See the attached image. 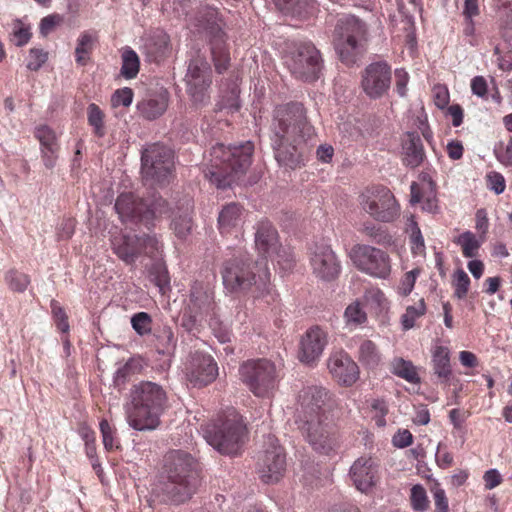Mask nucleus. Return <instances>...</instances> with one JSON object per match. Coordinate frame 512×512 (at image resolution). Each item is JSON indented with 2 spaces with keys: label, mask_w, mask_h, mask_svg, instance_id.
I'll list each match as a JSON object with an SVG mask.
<instances>
[{
  "label": "nucleus",
  "mask_w": 512,
  "mask_h": 512,
  "mask_svg": "<svg viewBox=\"0 0 512 512\" xmlns=\"http://www.w3.org/2000/svg\"><path fill=\"white\" fill-rule=\"evenodd\" d=\"M272 129L275 159L279 165L300 168L304 164L306 146L315 136L303 104L291 102L276 107Z\"/></svg>",
  "instance_id": "obj_1"
},
{
  "label": "nucleus",
  "mask_w": 512,
  "mask_h": 512,
  "mask_svg": "<svg viewBox=\"0 0 512 512\" xmlns=\"http://www.w3.org/2000/svg\"><path fill=\"white\" fill-rule=\"evenodd\" d=\"M332 395L323 387L307 386L298 394L295 422L312 448L324 455L334 452L339 442L329 422Z\"/></svg>",
  "instance_id": "obj_2"
},
{
  "label": "nucleus",
  "mask_w": 512,
  "mask_h": 512,
  "mask_svg": "<svg viewBox=\"0 0 512 512\" xmlns=\"http://www.w3.org/2000/svg\"><path fill=\"white\" fill-rule=\"evenodd\" d=\"M123 408L130 428L153 431L168 408V393L159 383L142 380L131 386Z\"/></svg>",
  "instance_id": "obj_3"
},
{
  "label": "nucleus",
  "mask_w": 512,
  "mask_h": 512,
  "mask_svg": "<svg viewBox=\"0 0 512 512\" xmlns=\"http://www.w3.org/2000/svg\"><path fill=\"white\" fill-rule=\"evenodd\" d=\"M166 481L157 488V495L166 503L181 504L189 500L198 485L197 462L182 450H172L164 457Z\"/></svg>",
  "instance_id": "obj_4"
},
{
  "label": "nucleus",
  "mask_w": 512,
  "mask_h": 512,
  "mask_svg": "<svg viewBox=\"0 0 512 512\" xmlns=\"http://www.w3.org/2000/svg\"><path fill=\"white\" fill-rule=\"evenodd\" d=\"M225 289L230 293L248 291L252 287L261 296H271L270 270L263 260L252 262L247 254H241L224 263L221 271Z\"/></svg>",
  "instance_id": "obj_5"
},
{
  "label": "nucleus",
  "mask_w": 512,
  "mask_h": 512,
  "mask_svg": "<svg viewBox=\"0 0 512 512\" xmlns=\"http://www.w3.org/2000/svg\"><path fill=\"white\" fill-rule=\"evenodd\" d=\"M253 151L254 145L249 141L234 147L223 144L213 146L211 165L205 176L218 188L230 186L251 165Z\"/></svg>",
  "instance_id": "obj_6"
},
{
  "label": "nucleus",
  "mask_w": 512,
  "mask_h": 512,
  "mask_svg": "<svg viewBox=\"0 0 512 512\" xmlns=\"http://www.w3.org/2000/svg\"><path fill=\"white\" fill-rule=\"evenodd\" d=\"M245 432L241 416L235 410L203 428V436L207 443L221 454L235 455L239 451Z\"/></svg>",
  "instance_id": "obj_7"
},
{
  "label": "nucleus",
  "mask_w": 512,
  "mask_h": 512,
  "mask_svg": "<svg viewBox=\"0 0 512 512\" xmlns=\"http://www.w3.org/2000/svg\"><path fill=\"white\" fill-rule=\"evenodd\" d=\"M367 40V27L353 15H342L337 19L333 43L342 62L352 64Z\"/></svg>",
  "instance_id": "obj_8"
},
{
  "label": "nucleus",
  "mask_w": 512,
  "mask_h": 512,
  "mask_svg": "<svg viewBox=\"0 0 512 512\" xmlns=\"http://www.w3.org/2000/svg\"><path fill=\"white\" fill-rule=\"evenodd\" d=\"M173 151L159 143L145 148L141 155L142 179L146 185L163 187L174 177Z\"/></svg>",
  "instance_id": "obj_9"
},
{
  "label": "nucleus",
  "mask_w": 512,
  "mask_h": 512,
  "mask_svg": "<svg viewBox=\"0 0 512 512\" xmlns=\"http://www.w3.org/2000/svg\"><path fill=\"white\" fill-rule=\"evenodd\" d=\"M239 377L256 397L269 398L275 391L279 375L268 359L247 360L239 367Z\"/></svg>",
  "instance_id": "obj_10"
},
{
  "label": "nucleus",
  "mask_w": 512,
  "mask_h": 512,
  "mask_svg": "<svg viewBox=\"0 0 512 512\" xmlns=\"http://www.w3.org/2000/svg\"><path fill=\"white\" fill-rule=\"evenodd\" d=\"M199 27L210 36L211 54L218 73L226 71L230 65V53L226 44L225 22L217 8L206 6L199 11Z\"/></svg>",
  "instance_id": "obj_11"
},
{
  "label": "nucleus",
  "mask_w": 512,
  "mask_h": 512,
  "mask_svg": "<svg viewBox=\"0 0 512 512\" xmlns=\"http://www.w3.org/2000/svg\"><path fill=\"white\" fill-rule=\"evenodd\" d=\"M362 208L376 221L390 223L396 220L400 207L387 187L373 185L360 195Z\"/></svg>",
  "instance_id": "obj_12"
},
{
  "label": "nucleus",
  "mask_w": 512,
  "mask_h": 512,
  "mask_svg": "<svg viewBox=\"0 0 512 512\" xmlns=\"http://www.w3.org/2000/svg\"><path fill=\"white\" fill-rule=\"evenodd\" d=\"M285 64L296 78L312 82L319 78L322 61L311 42H301L286 55Z\"/></svg>",
  "instance_id": "obj_13"
},
{
  "label": "nucleus",
  "mask_w": 512,
  "mask_h": 512,
  "mask_svg": "<svg viewBox=\"0 0 512 512\" xmlns=\"http://www.w3.org/2000/svg\"><path fill=\"white\" fill-rule=\"evenodd\" d=\"M350 258L361 272L371 277L385 280L391 274V258L379 248L356 245L351 249Z\"/></svg>",
  "instance_id": "obj_14"
},
{
  "label": "nucleus",
  "mask_w": 512,
  "mask_h": 512,
  "mask_svg": "<svg viewBox=\"0 0 512 512\" xmlns=\"http://www.w3.org/2000/svg\"><path fill=\"white\" fill-rule=\"evenodd\" d=\"M109 233L114 253L126 264H134L141 255V231L133 226H112Z\"/></svg>",
  "instance_id": "obj_15"
},
{
  "label": "nucleus",
  "mask_w": 512,
  "mask_h": 512,
  "mask_svg": "<svg viewBox=\"0 0 512 512\" xmlns=\"http://www.w3.org/2000/svg\"><path fill=\"white\" fill-rule=\"evenodd\" d=\"M391 67L384 61L369 64L361 75V88L370 99L383 97L391 85Z\"/></svg>",
  "instance_id": "obj_16"
},
{
  "label": "nucleus",
  "mask_w": 512,
  "mask_h": 512,
  "mask_svg": "<svg viewBox=\"0 0 512 512\" xmlns=\"http://www.w3.org/2000/svg\"><path fill=\"white\" fill-rule=\"evenodd\" d=\"M310 265L313 273L323 280H331L340 272V264L325 240L314 242L309 247Z\"/></svg>",
  "instance_id": "obj_17"
},
{
  "label": "nucleus",
  "mask_w": 512,
  "mask_h": 512,
  "mask_svg": "<svg viewBox=\"0 0 512 512\" xmlns=\"http://www.w3.org/2000/svg\"><path fill=\"white\" fill-rule=\"evenodd\" d=\"M270 448L258 459V472L263 482H278L286 469V456L282 447L274 437H269Z\"/></svg>",
  "instance_id": "obj_18"
},
{
  "label": "nucleus",
  "mask_w": 512,
  "mask_h": 512,
  "mask_svg": "<svg viewBox=\"0 0 512 512\" xmlns=\"http://www.w3.org/2000/svg\"><path fill=\"white\" fill-rule=\"evenodd\" d=\"M186 375L193 386H206L216 379L218 366L211 355L196 351L190 355Z\"/></svg>",
  "instance_id": "obj_19"
},
{
  "label": "nucleus",
  "mask_w": 512,
  "mask_h": 512,
  "mask_svg": "<svg viewBox=\"0 0 512 512\" xmlns=\"http://www.w3.org/2000/svg\"><path fill=\"white\" fill-rule=\"evenodd\" d=\"M327 368L331 376L341 385L351 386L359 379L360 371L357 363L344 350L330 353Z\"/></svg>",
  "instance_id": "obj_20"
},
{
  "label": "nucleus",
  "mask_w": 512,
  "mask_h": 512,
  "mask_svg": "<svg viewBox=\"0 0 512 512\" xmlns=\"http://www.w3.org/2000/svg\"><path fill=\"white\" fill-rule=\"evenodd\" d=\"M348 476L358 491L368 494L379 481V468L372 458L360 457L351 465Z\"/></svg>",
  "instance_id": "obj_21"
},
{
  "label": "nucleus",
  "mask_w": 512,
  "mask_h": 512,
  "mask_svg": "<svg viewBox=\"0 0 512 512\" xmlns=\"http://www.w3.org/2000/svg\"><path fill=\"white\" fill-rule=\"evenodd\" d=\"M145 199L138 198L132 192L121 193L116 200L115 210L122 222L126 221H149L151 215L157 210L145 209Z\"/></svg>",
  "instance_id": "obj_22"
},
{
  "label": "nucleus",
  "mask_w": 512,
  "mask_h": 512,
  "mask_svg": "<svg viewBox=\"0 0 512 512\" xmlns=\"http://www.w3.org/2000/svg\"><path fill=\"white\" fill-rule=\"evenodd\" d=\"M328 343L327 333L318 326L306 331L300 341L299 359L311 365L319 360Z\"/></svg>",
  "instance_id": "obj_23"
},
{
  "label": "nucleus",
  "mask_w": 512,
  "mask_h": 512,
  "mask_svg": "<svg viewBox=\"0 0 512 512\" xmlns=\"http://www.w3.org/2000/svg\"><path fill=\"white\" fill-rule=\"evenodd\" d=\"M213 305L212 291L202 282L195 281L190 288L186 311L194 318H204L212 311Z\"/></svg>",
  "instance_id": "obj_24"
},
{
  "label": "nucleus",
  "mask_w": 512,
  "mask_h": 512,
  "mask_svg": "<svg viewBox=\"0 0 512 512\" xmlns=\"http://www.w3.org/2000/svg\"><path fill=\"white\" fill-rule=\"evenodd\" d=\"M402 162L405 166L416 168L425 159V150L418 132H407L402 141Z\"/></svg>",
  "instance_id": "obj_25"
},
{
  "label": "nucleus",
  "mask_w": 512,
  "mask_h": 512,
  "mask_svg": "<svg viewBox=\"0 0 512 512\" xmlns=\"http://www.w3.org/2000/svg\"><path fill=\"white\" fill-rule=\"evenodd\" d=\"M280 246L278 232L274 226H258L255 233V247L259 253V259L266 262L272 258L274 251Z\"/></svg>",
  "instance_id": "obj_26"
},
{
  "label": "nucleus",
  "mask_w": 512,
  "mask_h": 512,
  "mask_svg": "<svg viewBox=\"0 0 512 512\" xmlns=\"http://www.w3.org/2000/svg\"><path fill=\"white\" fill-rule=\"evenodd\" d=\"M144 50L150 61L159 63L171 54L170 37L163 31H156L146 41Z\"/></svg>",
  "instance_id": "obj_27"
},
{
  "label": "nucleus",
  "mask_w": 512,
  "mask_h": 512,
  "mask_svg": "<svg viewBox=\"0 0 512 512\" xmlns=\"http://www.w3.org/2000/svg\"><path fill=\"white\" fill-rule=\"evenodd\" d=\"M185 81L186 85L212 84V70L205 58L196 57L190 60Z\"/></svg>",
  "instance_id": "obj_28"
},
{
  "label": "nucleus",
  "mask_w": 512,
  "mask_h": 512,
  "mask_svg": "<svg viewBox=\"0 0 512 512\" xmlns=\"http://www.w3.org/2000/svg\"><path fill=\"white\" fill-rule=\"evenodd\" d=\"M432 366L439 381L448 384L452 376L450 350L446 346L436 345L432 349Z\"/></svg>",
  "instance_id": "obj_29"
},
{
  "label": "nucleus",
  "mask_w": 512,
  "mask_h": 512,
  "mask_svg": "<svg viewBox=\"0 0 512 512\" xmlns=\"http://www.w3.org/2000/svg\"><path fill=\"white\" fill-rule=\"evenodd\" d=\"M167 107V93L150 95L137 104L139 113L148 120H154L160 117L167 110Z\"/></svg>",
  "instance_id": "obj_30"
},
{
  "label": "nucleus",
  "mask_w": 512,
  "mask_h": 512,
  "mask_svg": "<svg viewBox=\"0 0 512 512\" xmlns=\"http://www.w3.org/2000/svg\"><path fill=\"white\" fill-rule=\"evenodd\" d=\"M98 42L95 31H84L78 39L75 48V61L80 66H86L91 60L92 52Z\"/></svg>",
  "instance_id": "obj_31"
},
{
  "label": "nucleus",
  "mask_w": 512,
  "mask_h": 512,
  "mask_svg": "<svg viewBox=\"0 0 512 512\" xmlns=\"http://www.w3.org/2000/svg\"><path fill=\"white\" fill-rule=\"evenodd\" d=\"M429 192L426 193L424 187L420 184L413 182L411 184V202L421 203L422 210L429 213H435L437 211V199L435 193L431 187V183L427 184Z\"/></svg>",
  "instance_id": "obj_32"
},
{
  "label": "nucleus",
  "mask_w": 512,
  "mask_h": 512,
  "mask_svg": "<svg viewBox=\"0 0 512 512\" xmlns=\"http://www.w3.org/2000/svg\"><path fill=\"white\" fill-rule=\"evenodd\" d=\"M359 362L368 369H374L381 363L382 357L377 345L371 340L361 341L357 354Z\"/></svg>",
  "instance_id": "obj_33"
},
{
  "label": "nucleus",
  "mask_w": 512,
  "mask_h": 512,
  "mask_svg": "<svg viewBox=\"0 0 512 512\" xmlns=\"http://www.w3.org/2000/svg\"><path fill=\"white\" fill-rule=\"evenodd\" d=\"M239 94V87L235 83L221 90L220 100L216 103L215 110L217 112L227 110L231 114L238 112L241 107Z\"/></svg>",
  "instance_id": "obj_34"
},
{
  "label": "nucleus",
  "mask_w": 512,
  "mask_h": 512,
  "mask_svg": "<svg viewBox=\"0 0 512 512\" xmlns=\"http://www.w3.org/2000/svg\"><path fill=\"white\" fill-rule=\"evenodd\" d=\"M391 372L409 383L417 384L420 382V377L413 363L401 357L392 360Z\"/></svg>",
  "instance_id": "obj_35"
},
{
  "label": "nucleus",
  "mask_w": 512,
  "mask_h": 512,
  "mask_svg": "<svg viewBox=\"0 0 512 512\" xmlns=\"http://www.w3.org/2000/svg\"><path fill=\"white\" fill-rule=\"evenodd\" d=\"M140 61L139 57L131 48L124 49L122 53V67L121 74L126 79H133L139 72Z\"/></svg>",
  "instance_id": "obj_36"
},
{
  "label": "nucleus",
  "mask_w": 512,
  "mask_h": 512,
  "mask_svg": "<svg viewBox=\"0 0 512 512\" xmlns=\"http://www.w3.org/2000/svg\"><path fill=\"white\" fill-rule=\"evenodd\" d=\"M426 313V304L423 298L419 299L414 305L406 308L404 314L401 316V325L403 330L407 331L415 326L417 319Z\"/></svg>",
  "instance_id": "obj_37"
},
{
  "label": "nucleus",
  "mask_w": 512,
  "mask_h": 512,
  "mask_svg": "<svg viewBox=\"0 0 512 512\" xmlns=\"http://www.w3.org/2000/svg\"><path fill=\"white\" fill-rule=\"evenodd\" d=\"M105 114L95 103H91L87 108V120L88 124L93 128V133L98 138L103 137L106 134Z\"/></svg>",
  "instance_id": "obj_38"
},
{
  "label": "nucleus",
  "mask_w": 512,
  "mask_h": 512,
  "mask_svg": "<svg viewBox=\"0 0 512 512\" xmlns=\"http://www.w3.org/2000/svg\"><path fill=\"white\" fill-rule=\"evenodd\" d=\"M141 254H145L150 258H158L162 256L163 245L155 234L145 233L141 231Z\"/></svg>",
  "instance_id": "obj_39"
},
{
  "label": "nucleus",
  "mask_w": 512,
  "mask_h": 512,
  "mask_svg": "<svg viewBox=\"0 0 512 512\" xmlns=\"http://www.w3.org/2000/svg\"><path fill=\"white\" fill-rule=\"evenodd\" d=\"M211 85H186V92L195 108H203L210 102Z\"/></svg>",
  "instance_id": "obj_40"
},
{
  "label": "nucleus",
  "mask_w": 512,
  "mask_h": 512,
  "mask_svg": "<svg viewBox=\"0 0 512 512\" xmlns=\"http://www.w3.org/2000/svg\"><path fill=\"white\" fill-rule=\"evenodd\" d=\"M245 213V209L240 204L229 203L219 212L218 224L245 221Z\"/></svg>",
  "instance_id": "obj_41"
},
{
  "label": "nucleus",
  "mask_w": 512,
  "mask_h": 512,
  "mask_svg": "<svg viewBox=\"0 0 512 512\" xmlns=\"http://www.w3.org/2000/svg\"><path fill=\"white\" fill-rule=\"evenodd\" d=\"M455 243L461 246L462 253L466 258L475 257L481 246L480 240L470 231L460 234Z\"/></svg>",
  "instance_id": "obj_42"
},
{
  "label": "nucleus",
  "mask_w": 512,
  "mask_h": 512,
  "mask_svg": "<svg viewBox=\"0 0 512 512\" xmlns=\"http://www.w3.org/2000/svg\"><path fill=\"white\" fill-rule=\"evenodd\" d=\"M35 138L40 142L41 149L60 148L55 131L47 125H39L34 131Z\"/></svg>",
  "instance_id": "obj_43"
},
{
  "label": "nucleus",
  "mask_w": 512,
  "mask_h": 512,
  "mask_svg": "<svg viewBox=\"0 0 512 512\" xmlns=\"http://www.w3.org/2000/svg\"><path fill=\"white\" fill-rule=\"evenodd\" d=\"M130 323L135 333L140 337H145L152 333L153 320L147 312L133 314Z\"/></svg>",
  "instance_id": "obj_44"
},
{
  "label": "nucleus",
  "mask_w": 512,
  "mask_h": 512,
  "mask_svg": "<svg viewBox=\"0 0 512 512\" xmlns=\"http://www.w3.org/2000/svg\"><path fill=\"white\" fill-rule=\"evenodd\" d=\"M346 324L351 328H356L367 321V314L361 304L356 301L347 306L344 312Z\"/></svg>",
  "instance_id": "obj_45"
},
{
  "label": "nucleus",
  "mask_w": 512,
  "mask_h": 512,
  "mask_svg": "<svg viewBox=\"0 0 512 512\" xmlns=\"http://www.w3.org/2000/svg\"><path fill=\"white\" fill-rule=\"evenodd\" d=\"M282 10L293 15H302L313 6V0H275Z\"/></svg>",
  "instance_id": "obj_46"
},
{
  "label": "nucleus",
  "mask_w": 512,
  "mask_h": 512,
  "mask_svg": "<svg viewBox=\"0 0 512 512\" xmlns=\"http://www.w3.org/2000/svg\"><path fill=\"white\" fill-rule=\"evenodd\" d=\"M452 285L454 288V296L457 299H463L466 297L470 286V278L463 269H457L454 272Z\"/></svg>",
  "instance_id": "obj_47"
},
{
  "label": "nucleus",
  "mask_w": 512,
  "mask_h": 512,
  "mask_svg": "<svg viewBox=\"0 0 512 512\" xmlns=\"http://www.w3.org/2000/svg\"><path fill=\"white\" fill-rule=\"evenodd\" d=\"M411 507L416 511H426L429 507V499L425 488L421 484L412 486L410 493Z\"/></svg>",
  "instance_id": "obj_48"
},
{
  "label": "nucleus",
  "mask_w": 512,
  "mask_h": 512,
  "mask_svg": "<svg viewBox=\"0 0 512 512\" xmlns=\"http://www.w3.org/2000/svg\"><path fill=\"white\" fill-rule=\"evenodd\" d=\"M272 261H276L277 265L283 271H289L292 269L294 265V255L291 247L289 246H280L274 251V255L270 258Z\"/></svg>",
  "instance_id": "obj_49"
},
{
  "label": "nucleus",
  "mask_w": 512,
  "mask_h": 512,
  "mask_svg": "<svg viewBox=\"0 0 512 512\" xmlns=\"http://www.w3.org/2000/svg\"><path fill=\"white\" fill-rule=\"evenodd\" d=\"M141 367L140 361L130 358L126 363L119 366L114 374V382L117 386L124 384L127 379Z\"/></svg>",
  "instance_id": "obj_50"
},
{
  "label": "nucleus",
  "mask_w": 512,
  "mask_h": 512,
  "mask_svg": "<svg viewBox=\"0 0 512 512\" xmlns=\"http://www.w3.org/2000/svg\"><path fill=\"white\" fill-rule=\"evenodd\" d=\"M145 202L147 203L145 209L158 210L151 215L150 220H162L164 215H170L169 205L161 196L153 194L151 198L145 199Z\"/></svg>",
  "instance_id": "obj_51"
},
{
  "label": "nucleus",
  "mask_w": 512,
  "mask_h": 512,
  "mask_svg": "<svg viewBox=\"0 0 512 512\" xmlns=\"http://www.w3.org/2000/svg\"><path fill=\"white\" fill-rule=\"evenodd\" d=\"M150 274L155 285L159 288L162 294L166 293V291L170 289L169 274L163 264L157 263L153 265Z\"/></svg>",
  "instance_id": "obj_52"
},
{
  "label": "nucleus",
  "mask_w": 512,
  "mask_h": 512,
  "mask_svg": "<svg viewBox=\"0 0 512 512\" xmlns=\"http://www.w3.org/2000/svg\"><path fill=\"white\" fill-rule=\"evenodd\" d=\"M6 281L11 290L24 292L30 283V278L22 272L11 270L6 274Z\"/></svg>",
  "instance_id": "obj_53"
},
{
  "label": "nucleus",
  "mask_w": 512,
  "mask_h": 512,
  "mask_svg": "<svg viewBox=\"0 0 512 512\" xmlns=\"http://www.w3.org/2000/svg\"><path fill=\"white\" fill-rule=\"evenodd\" d=\"M100 432L102 435L103 445L106 450L111 451L119 447V442L115 438V430L106 419L100 421Z\"/></svg>",
  "instance_id": "obj_54"
},
{
  "label": "nucleus",
  "mask_w": 512,
  "mask_h": 512,
  "mask_svg": "<svg viewBox=\"0 0 512 512\" xmlns=\"http://www.w3.org/2000/svg\"><path fill=\"white\" fill-rule=\"evenodd\" d=\"M420 274H421L420 268H414V269L408 271L407 273H405L400 281V284L398 287V293L401 296H408L414 289L416 280Z\"/></svg>",
  "instance_id": "obj_55"
},
{
  "label": "nucleus",
  "mask_w": 512,
  "mask_h": 512,
  "mask_svg": "<svg viewBox=\"0 0 512 512\" xmlns=\"http://www.w3.org/2000/svg\"><path fill=\"white\" fill-rule=\"evenodd\" d=\"M364 298L372 307L384 310L388 307V301L385 294L379 288H371L365 292Z\"/></svg>",
  "instance_id": "obj_56"
},
{
  "label": "nucleus",
  "mask_w": 512,
  "mask_h": 512,
  "mask_svg": "<svg viewBox=\"0 0 512 512\" xmlns=\"http://www.w3.org/2000/svg\"><path fill=\"white\" fill-rule=\"evenodd\" d=\"M158 351L166 353L174 348L175 339L172 329L169 326H164L160 333L157 335Z\"/></svg>",
  "instance_id": "obj_57"
},
{
  "label": "nucleus",
  "mask_w": 512,
  "mask_h": 512,
  "mask_svg": "<svg viewBox=\"0 0 512 512\" xmlns=\"http://www.w3.org/2000/svg\"><path fill=\"white\" fill-rule=\"evenodd\" d=\"M486 186L489 190L499 195L505 191L506 181L501 173L491 171L486 175Z\"/></svg>",
  "instance_id": "obj_58"
},
{
  "label": "nucleus",
  "mask_w": 512,
  "mask_h": 512,
  "mask_svg": "<svg viewBox=\"0 0 512 512\" xmlns=\"http://www.w3.org/2000/svg\"><path fill=\"white\" fill-rule=\"evenodd\" d=\"M64 22V17L58 13L50 14L42 18L40 22V33L43 36L49 35Z\"/></svg>",
  "instance_id": "obj_59"
},
{
  "label": "nucleus",
  "mask_w": 512,
  "mask_h": 512,
  "mask_svg": "<svg viewBox=\"0 0 512 512\" xmlns=\"http://www.w3.org/2000/svg\"><path fill=\"white\" fill-rule=\"evenodd\" d=\"M494 54L497 56L499 68L503 71L512 70V50H505V47L498 43L495 44Z\"/></svg>",
  "instance_id": "obj_60"
},
{
  "label": "nucleus",
  "mask_w": 512,
  "mask_h": 512,
  "mask_svg": "<svg viewBox=\"0 0 512 512\" xmlns=\"http://www.w3.org/2000/svg\"><path fill=\"white\" fill-rule=\"evenodd\" d=\"M48 54L41 49L33 48L29 52L27 59V68L31 71H37L47 61Z\"/></svg>",
  "instance_id": "obj_61"
},
{
  "label": "nucleus",
  "mask_w": 512,
  "mask_h": 512,
  "mask_svg": "<svg viewBox=\"0 0 512 512\" xmlns=\"http://www.w3.org/2000/svg\"><path fill=\"white\" fill-rule=\"evenodd\" d=\"M411 251L414 255H424L425 243L419 226H412L410 234Z\"/></svg>",
  "instance_id": "obj_62"
},
{
  "label": "nucleus",
  "mask_w": 512,
  "mask_h": 512,
  "mask_svg": "<svg viewBox=\"0 0 512 512\" xmlns=\"http://www.w3.org/2000/svg\"><path fill=\"white\" fill-rule=\"evenodd\" d=\"M371 408L374 412V420L379 427L386 425L385 416L388 412L387 404L382 399H375L371 404Z\"/></svg>",
  "instance_id": "obj_63"
},
{
  "label": "nucleus",
  "mask_w": 512,
  "mask_h": 512,
  "mask_svg": "<svg viewBox=\"0 0 512 512\" xmlns=\"http://www.w3.org/2000/svg\"><path fill=\"white\" fill-rule=\"evenodd\" d=\"M495 154L500 163L505 166H512V137L507 143H501L495 149Z\"/></svg>",
  "instance_id": "obj_64"
}]
</instances>
